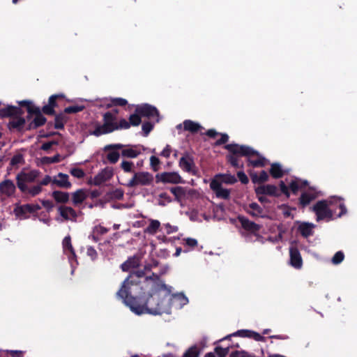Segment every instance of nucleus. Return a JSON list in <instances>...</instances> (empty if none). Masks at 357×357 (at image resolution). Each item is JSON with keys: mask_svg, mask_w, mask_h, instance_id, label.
<instances>
[{"mask_svg": "<svg viewBox=\"0 0 357 357\" xmlns=\"http://www.w3.org/2000/svg\"><path fill=\"white\" fill-rule=\"evenodd\" d=\"M280 190L281 192L287 197H289L290 196V193H289V188L288 187L285 185V183H284V181H280Z\"/></svg>", "mask_w": 357, "mask_h": 357, "instance_id": "62", "label": "nucleus"}, {"mask_svg": "<svg viewBox=\"0 0 357 357\" xmlns=\"http://www.w3.org/2000/svg\"><path fill=\"white\" fill-rule=\"evenodd\" d=\"M215 193L218 197L225 199H229L230 195V191L227 189L223 188L222 187Z\"/></svg>", "mask_w": 357, "mask_h": 357, "instance_id": "54", "label": "nucleus"}, {"mask_svg": "<svg viewBox=\"0 0 357 357\" xmlns=\"http://www.w3.org/2000/svg\"><path fill=\"white\" fill-rule=\"evenodd\" d=\"M135 112L141 115L142 117H146L149 119H155L159 121V111L158 109L149 104H142L137 105L135 108Z\"/></svg>", "mask_w": 357, "mask_h": 357, "instance_id": "9", "label": "nucleus"}, {"mask_svg": "<svg viewBox=\"0 0 357 357\" xmlns=\"http://www.w3.org/2000/svg\"><path fill=\"white\" fill-rule=\"evenodd\" d=\"M52 196L57 203L66 204L69 201V193L67 192L54 190Z\"/></svg>", "mask_w": 357, "mask_h": 357, "instance_id": "35", "label": "nucleus"}, {"mask_svg": "<svg viewBox=\"0 0 357 357\" xmlns=\"http://www.w3.org/2000/svg\"><path fill=\"white\" fill-rule=\"evenodd\" d=\"M153 123L150 121H146L142 124V129L144 133V136L146 137L153 129Z\"/></svg>", "mask_w": 357, "mask_h": 357, "instance_id": "51", "label": "nucleus"}, {"mask_svg": "<svg viewBox=\"0 0 357 357\" xmlns=\"http://www.w3.org/2000/svg\"><path fill=\"white\" fill-rule=\"evenodd\" d=\"M269 172L271 176L274 178H280L284 174V172L282 169L281 165L278 162L271 164Z\"/></svg>", "mask_w": 357, "mask_h": 357, "instance_id": "33", "label": "nucleus"}, {"mask_svg": "<svg viewBox=\"0 0 357 357\" xmlns=\"http://www.w3.org/2000/svg\"><path fill=\"white\" fill-rule=\"evenodd\" d=\"M61 160V156L57 153L53 157L45 156L41 158V162L45 165H50L52 163H58Z\"/></svg>", "mask_w": 357, "mask_h": 357, "instance_id": "40", "label": "nucleus"}, {"mask_svg": "<svg viewBox=\"0 0 357 357\" xmlns=\"http://www.w3.org/2000/svg\"><path fill=\"white\" fill-rule=\"evenodd\" d=\"M235 336H238V337H249V338H252V339H253L256 341H259V342H264L266 340V337H264L263 335H261V334H259L257 332H255L253 331L245 330V329L239 330L229 335H227L225 337V339H229L231 337H235Z\"/></svg>", "mask_w": 357, "mask_h": 357, "instance_id": "15", "label": "nucleus"}, {"mask_svg": "<svg viewBox=\"0 0 357 357\" xmlns=\"http://www.w3.org/2000/svg\"><path fill=\"white\" fill-rule=\"evenodd\" d=\"M139 265V259L136 256L129 257L121 266L123 271H128L130 268H136Z\"/></svg>", "mask_w": 357, "mask_h": 357, "instance_id": "30", "label": "nucleus"}, {"mask_svg": "<svg viewBox=\"0 0 357 357\" xmlns=\"http://www.w3.org/2000/svg\"><path fill=\"white\" fill-rule=\"evenodd\" d=\"M121 150H122L121 155L125 158H135L139 154V151H137V150H135L133 149H131V148H129V149H123V148Z\"/></svg>", "mask_w": 357, "mask_h": 357, "instance_id": "39", "label": "nucleus"}, {"mask_svg": "<svg viewBox=\"0 0 357 357\" xmlns=\"http://www.w3.org/2000/svg\"><path fill=\"white\" fill-rule=\"evenodd\" d=\"M160 161L158 158L156 156L152 155L150 158V165L151 166L152 169L154 172H157L159 169V165Z\"/></svg>", "mask_w": 357, "mask_h": 357, "instance_id": "56", "label": "nucleus"}, {"mask_svg": "<svg viewBox=\"0 0 357 357\" xmlns=\"http://www.w3.org/2000/svg\"><path fill=\"white\" fill-rule=\"evenodd\" d=\"M229 357H256L253 354H249L245 351H232Z\"/></svg>", "mask_w": 357, "mask_h": 357, "instance_id": "50", "label": "nucleus"}, {"mask_svg": "<svg viewBox=\"0 0 357 357\" xmlns=\"http://www.w3.org/2000/svg\"><path fill=\"white\" fill-rule=\"evenodd\" d=\"M141 118V115L135 112V114H131L129 117V123H130V126H137L142 122Z\"/></svg>", "mask_w": 357, "mask_h": 357, "instance_id": "47", "label": "nucleus"}, {"mask_svg": "<svg viewBox=\"0 0 357 357\" xmlns=\"http://www.w3.org/2000/svg\"><path fill=\"white\" fill-rule=\"evenodd\" d=\"M39 170L32 169L29 172L21 171L16 176L17 186L20 191L26 190V183H34L40 175Z\"/></svg>", "mask_w": 357, "mask_h": 357, "instance_id": "6", "label": "nucleus"}, {"mask_svg": "<svg viewBox=\"0 0 357 357\" xmlns=\"http://www.w3.org/2000/svg\"><path fill=\"white\" fill-rule=\"evenodd\" d=\"M257 195H269L278 197L280 193L278 192V188L274 185H262L255 189Z\"/></svg>", "mask_w": 357, "mask_h": 357, "instance_id": "18", "label": "nucleus"}, {"mask_svg": "<svg viewBox=\"0 0 357 357\" xmlns=\"http://www.w3.org/2000/svg\"><path fill=\"white\" fill-rule=\"evenodd\" d=\"M84 105H71L64 109V113L66 114H75L82 112L84 109Z\"/></svg>", "mask_w": 357, "mask_h": 357, "instance_id": "45", "label": "nucleus"}, {"mask_svg": "<svg viewBox=\"0 0 357 357\" xmlns=\"http://www.w3.org/2000/svg\"><path fill=\"white\" fill-rule=\"evenodd\" d=\"M224 148L229 152L227 155V162L235 168H243V165L239 164L238 156L250 157L252 154L257 153V151L247 145H240L232 143L225 145Z\"/></svg>", "mask_w": 357, "mask_h": 357, "instance_id": "4", "label": "nucleus"}, {"mask_svg": "<svg viewBox=\"0 0 357 357\" xmlns=\"http://www.w3.org/2000/svg\"><path fill=\"white\" fill-rule=\"evenodd\" d=\"M26 124V119L22 116H16L10 120L7 127L10 130H17L18 132H22L24 127Z\"/></svg>", "mask_w": 357, "mask_h": 357, "instance_id": "20", "label": "nucleus"}, {"mask_svg": "<svg viewBox=\"0 0 357 357\" xmlns=\"http://www.w3.org/2000/svg\"><path fill=\"white\" fill-rule=\"evenodd\" d=\"M204 134L211 138H215L216 136L220 135V138L214 143L215 146H220L226 144L229 138L227 133H219L215 129H209Z\"/></svg>", "mask_w": 357, "mask_h": 357, "instance_id": "23", "label": "nucleus"}, {"mask_svg": "<svg viewBox=\"0 0 357 357\" xmlns=\"http://www.w3.org/2000/svg\"><path fill=\"white\" fill-rule=\"evenodd\" d=\"M169 296V294L162 296L160 291H155L151 294L148 292L137 305L132 304L130 306V310L137 315L142 314H162L167 312L165 297Z\"/></svg>", "mask_w": 357, "mask_h": 357, "instance_id": "2", "label": "nucleus"}, {"mask_svg": "<svg viewBox=\"0 0 357 357\" xmlns=\"http://www.w3.org/2000/svg\"><path fill=\"white\" fill-rule=\"evenodd\" d=\"M194 165L193 160L188 155L183 156L180 158L179 166L183 170L190 172Z\"/></svg>", "mask_w": 357, "mask_h": 357, "instance_id": "34", "label": "nucleus"}, {"mask_svg": "<svg viewBox=\"0 0 357 357\" xmlns=\"http://www.w3.org/2000/svg\"><path fill=\"white\" fill-rule=\"evenodd\" d=\"M63 94H54L50 96L48 103L42 107L43 113L45 115L53 116L55 114V108L58 107L57 100H62Z\"/></svg>", "mask_w": 357, "mask_h": 357, "instance_id": "12", "label": "nucleus"}, {"mask_svg": "<svg viewBox=\"0 0 357 357\" xmlns=\"http://www.w3.org/2000/svg\"><path fill=\"white\" fill-rule=\"evenodd\" d=\"M16 187L13 181L6 179L0 183V192L7 197L13 196L15 192Z\"/></svg>", "mask_w": 357, "mask_h": 357, "instance_id": "22", "label": "nucleus"}, {"mask_svg": "<svg viewBox=\"0 0 357 357\" xmlns=\"http://www.w3.org/2000/svg\"><path fill=\"white\" fill-rule=\"evenodd\" d=\"M315 225L313 223L303 222L298 227V231L304 238H307L313 234V229Z\"/></svg>", "mask_w": 357, "mask_h": 357, "instance_id": "25", "label": "nucleus"}, {"mask_svg": "<svg viewBox=\"0 0 357 357\" xmlns=\"http://www.w3.org/2000/svg\"><path fill=\"white\" fill-rule=\"evenodd\" d=\"M267 160L257 151V153L252 154L248 157V166L252 167H264L267 164Z\"/></svg>", "mask_w": 357, "mask_h": 357, "instance_id": "21", "label": "nucleus"}, {"mask_svg": "<svg viewBox=\"0 0 357 357\" xmlns=\"http://www.w3.org/2000/svg\"><path fill=\"white\" fill-rule=\"evenodd\" d=\"M126 145L122 144H111L106 145L103 150L108 151L106 155V158L110 164H116L120 158V153L119 150L124 148Z\"/></svg>", "mask_w": 357, "mask_h": 357, "instance_id": "10", "label": "nucleus"}, {"mask_svg": "<svg viewBox=\"0 0 357 357\" xmlns=\"http://www.w3.org/2000/svg\"><path fill=\"white\" fill-rule=\"evenodd\" d=\"M215 352L218 357H226L229 352V347L222 348L221 347H216L215 348Z\"/></svg>", "mask_w": 357, "mask_h": 357, "instance_id": "53", "label": "nucleus"}, {"mask_svg": "<svg viewBox=\"0 0 357 357\" xmlns=\"http://www.w3.org/2000/svg\"><path fill=\"white\" fill-rule=\"evenodd\" d=\"M87 197L84 189H79L72 194V200L75 206L82 204Z\"/></svg>", "mask_w": 357, "mask_h": 357, "instance_id": "32", "label": "nucleus"}, {"mask_svg": "<svg viewBox=\"0 0 357 357\" xmlns=\"http://www.w3.org/2000/svg\"><path fill=\"white\" fill-rule=\"evenodd\" d=\"M199 351L196 346L189 348L183 354V357H199Z\"/></svg>", "mask_w": 357, "mask_h": 357, "instance_id": "48", "label": "nucleus"}, {"mask_svg": "<svg viewBox=\"0 0 357 357\" xmlns=\"http://www.w3.org/2000/svg\"><path fill=\"white\" fill-rule=\"evenodd\" d=\"M24 113V110L21 108V106L17 107L8 105L6 107L0 109V118L13 119L16 117V116H22Z\"/></svg>", "mask_w": 357, "mask_h": 357, "instance_id": "14", "label": "nucleus"}, {"mask_svg": "<svg viewBox=\"0 0 357 357\" xmlns=\"http://www.w3.org/2000/svg\"><path fill=\"white\" fill-rule=\"evenodd\" d=\"M56 178V177L52 180V184L56 185L58 187L65 189H69L71 188L72 184L68 181V175L63 174V173H59L57 175Z\"/></svg>", "mask_w": 357, "mask_h": 357, "instance_id": "24", "label": "nucleus"}, {"mask_svg": "<svg viewBox=\"0 0 357 357\" xmlns=\"http://www.w3.org/2000/svg\"><path fill=\"white\" fill-rule=\"evenodd\" d=\"M19 106L25 107L28 112L26 119L29 120L34 115L33 119V124L37 128L41 127L47 122V119L43 116L42 108L36 106L32 101L29 100H24L18 102Z\"/></svg>", "mask_w": 357, "mask_h": 357, "instance_id": "5", "label": "nucleus"}, {"mask_svg": "<svg viewBox=\"0 0 357 357\" xmlns=\"http://www.w3.org/2000/svg\"><path fill=\"white\" fill-rule=\"evenodd\" d=\"M63 252L68 255L69 259H72L76 257L75 250L71 243V238L70 236H66L62 242Z\"/></svg>", "mask_w": 357, "mask_h": 357, "instance_id": "26", "label": "nucleus"}, {"mask_svg": "<svg viewBox=\"0 0 357 357\" xmlns=\"http://www.w3.org/2000/svg\"><path fill=\"white\" fill-rule=\"evenodd\" d=\"M113 175V169L112 167H106L94 176L93 180L91 183L94 185H100L110 180Z\"/></svg>", "mask_w": 357, "mask_h": 357, "instance_id": "16", "label": "nucleus"}, {"mask_svg": "<svg viewBox=\"0 0 357 357\" xmlns=\"http://www.w3.org/2000/svg\"><path fill=\"white\" fill-rule=\"evenodd\" d=\"M289 264L295 268L299 269L303 266V259L296 243H291L289 247Z\"/></svg>", "mask_w": 357, "mask_h": 357, "instance_id": "13", "label": "nucleus"}, {"mask_svg": "<svg viewBox=\"0 0 357 357\" xmlns=\"http://www.w3.org/2000/svg\"><path fill=\"white\" fill-rule=\"evenodd\" d=\"M156 282L159 276L152 273L149 277H144V271H132L123 281L119 290L116 293L118 298L130 308V306L137 305L139 300L146 294L149 281Z\"/></svg>", "mask_w": 357, "mask_h": 357, "instance_id": "1", "label": "nucleus"}, {"mask_svg": "<svg viewBox=\"0 0 357 357\" xmlns=\"http://www.w3.org/2000/svg\"><path fill=\"white\" fill-rule=\"evenodd\" d=\"M70 173L72 176L77 178H82L85 176V173L83 169L77 167L71 169Z\"/></svg>", "mask_w": 357, "mask_h": 357, "instance_id": "55", "label": "nucleus"}, {"mask_svg": "<svg viewBox=\"0 0 357 357\" xmlns=\"http://www.w3.org/2000/svg\"><path fill=\"white\" fill-rule=\"evenodd\" d=\"M60 215L66 220L75 219L77 216L76 211L70 206H60L59 207Z\"/></svg>", "mask_w": 357, "mask_h": 357, "instance_id": "27", "label": "nucleus"}, {"mask_svg": "<svg viewBox=\"0 0 357 357\" xmlns=\"http://www.w3.org/2000/svg\"><path fill=\"white\" fill-rule=\"evenodd\" d=\"M249 207L253 211H250L248 213L253 217H257L263 212V208L257 203L252 202L250 204Z\"/></svg>", "mask_w": 357, "mask_h": 357, "instance_id": "44", "label": "nucleus"}, {"mask_svg": "<svg viewBox=\"0 0 357 357\" xmlns=\"http://www.w3.org/2000/svg\"><path fill=\"white\" fill-rule=\"evenodd\" d=\"M156 183H174L178 184L182 183V178L181 176L175 172H162L158 174L155 176Z\"/></svg>", "mask_w": 357, "mask_h": 357, "instance_id": "11", "label": "nucleus"}, {"mask_svg": "<svg viewBox=\"0 0 357 357\" xmlns=\"http://www.w3.org/2000/svg\"><path fill=\"white\" fill-rule=\"evenodd\" d=\"M43 190V188L38 183L36 185H33L29 187L27 185H26V190L24 191H21L23 194L28 195L31 197H36L39 195Z\"/></svg>", "mask_w": 357, "mask_h": 357, "instance_id": "37", "label": "nucleus"}, {"mask_svg": "<svg viewBox=\"0 0 357 357\" xmlns=\"http://www.w3.org/2000/svg\"><path fill=\"white\" fill-rule=\"evenodd\" d=\"M170 192L174 195L175 199L177 201H179L185 195V190L181 186L172 187L170 188Z\"/></svg>", "mask_w": 357, "mask_h": 357, "instance_id": "42", "label": "nucleus"}, {"mask_svg": "<svg viewBox=\"0 0 357 357\" xmlns=\"http://www.w3.org/2000/svg\"><path fill=\"white\" fill-rule=\"evenodd\" d=\"M315 198L316 195L314 194L303 192L299 198V204L302 207H305Z\"/></svg>", "mask_w": 357, "mask_h": 357, "instance_id": "38", "label": "nucleus"}, {"mask_svg": "<svg viewBox=\"0 0 357 357\" xmlns=\"http://www.w3.org/2000/svg\"><path fill=\"white\" fill-rule=\"evenodd\" d=\"M41 207L38 204H26L18 206L15 208V213L17 216L27 217V214H31L40 210Z\"/></svg>", "mask_w": 357, "mask_h": 357, "instance_id": "17", "label": "nucleus"}, {"mask_svg": "<svg viewBox=\"0 0 357 357\" xmlns=\"http://www.w3.org/2000/svg\"><path fill=\"white\" fill-rule=\"evenodd\" d=\"M54 116V128L58 130L64 129L65 123L68 121V117L64 113V111L59 114H56Z\"/></svg>", "mask_w": 357, "mask_h": 357, "instance_id": "29", "label": "nucleus"}, {"mask_svg": "<svg viewBox=\"0 0 357 357\" xmlns=\"http://www.w3.org/2000/svg\"><path fill=\"white\" fill-rule=\"evenodd\" d=\"M250 176L254 183H263L268 180V175L264 170H262L259 176L256 173H250Z\"/></svg>", "mask_w": 357, "mask_h": 357, "instance_id": "36", "label": "nucleus"}, {"mask_svg": "<svg viewBox=\"0 0 357 357\" xmlns=\"http://www.w3.org/2000/svg\"><path fill=\"white\" fill-rule=\"evenodd\" d=\"M123 195L124 192L121 188H116L108 193V195L111 199H114L117 200H121L123 197Z\"/></svg>", "mask_w": 357, "mask_h": 357, "instance_id": "46", "label": "nucleus"}, {"mask_svg": "<svg viewBox=\"0 0 357 357\" xmlns=\"http://www.w3.org/2000/svg\"><path fill=\"white\" fill-rule=\"evenodd\" d=\"M102 117L103 124L97 123L95 130L91 132L96 137L109 134L120 129H128L130 127V123L125 119H121L118 123L117 117L113 112H107Z\"/></svg>", "mask_w": 357, "mask_h": 357, "instance_id": "3", "label": "nucleus"}, {"mask_svg": "<svg viewBox=\"0 0 357 357\" xmlns=\"http://www.w3.org/2000/svg\"><path fill=\"white\" fill-rule=\"evenodd\" d=\"M183 125L184 130L189 131L191 133H197L203 128L199 123L189 119L185 120Z\"/></svg>", "mask_w": 357, "mask_h": 357, "instance_id": "31", "label": "nucleus"}, {"mask_svg": "<svg viewBox=\"0 0 357 357\" xmlns=\"http://www.w3.org/2000/svg\"><path fill=\"white\" fill-rule=\"evenodd\" d=\"M313 211L317 215V221L327 219L331 220L333 219V213L328 206V203L326 200L318 201L313 206Z\"/></svg>", "mask_w": 357, "mask_h": 357, "instance_id": "8", "label": "nucleus"}, {"mask_svg": "<svg viewBox=\"0 0 357 357\" xmlns=\"http://www.w3.org/2000/svg\"><path fill=\"white\" fill-rule=\"evenodd\" d=\"M237 176H238V179L240 180V181L243 184H247L249 182V179L248 178V176L243 172H241V171L238 172Z\"/></svg>", "mask_w": 357, "mask_h": 357, "instance_id": "63", "label": "nucleus"}, {"mask_svg": "<svg viewBox=\"0 0 357 357\" xmlns=\"http://www.w3.org/2000/svg\"><path fill=\"white\" fill-rule=\"evenodd\" d=\"M112 102L114 105L126 106L128 104V101L122 98H116L112 100Z\"/></svg>", "mask_w": 357, "mask_h": 357, "instance_id": "60", "label": "nucleus"}, {"mask_svg": "<svg viewBox=\"0 0 357 357\" xmlns=\"http://www.w3.org/2000/svg\"><path fill=\"white\" fill-rule=\"evenodd\" d=\"M222 181L225 183L233 184L237 181V179L234 176L225 175Z\"/></svg>", "mask_w": 357, "mask_h": 357, "instance_id": "64", "label": "nucleus"}, {"mask_svg": "<svg viewBox=\"0 0 357 357\" xmlns=\"http://www.w3.org/2000/svg\"><path fill=\"white\" fill-rule=\"evenodd\" d=\"M184 245L190 247V248H194L197 246L198 242L195 238H186L183 239Z\"/></svg>", "mask_w": 357, "mask_h": 357, "instance_id": "57", "label": "nucleus"}, {"mask_svg": "<svg viewBox=\"0 0 357 357\" xmlns=\"http://www.w3.org/2000/svg\"><path fill=\"white\" fill-rule=\"evenodd\" d=\"M153 181L151 174L146 172H134L132 178L128 181L126 185L133 188L137 185H149Z\"/></svg>", "mask_w": 357, "mask_h": 357, "instance_id": "7", "label": "nucleus"}, {"mask_svg": "<svg viewBox=\"0 0 357 357\" xmlns=\"http://www.w3.org/2000/svg\"><path fill=\"white\" fill-rule=\"evenodd\" d=\"M120 167L126 173L135 172V165L134 163L131 161L123 160L120 165Z\"/></svg>", "mask_w": 357, "mask_h": 357, "instance_id": "43", "label": "nucleus"}, {"mask_svg": "<svg viewBox=\"0 0 357 357\" xmlns=\"http://www.w3.org/2000/svg\"><path fill=\"white\" fill-rule=\"evenodd\" d=\"M93 231H94V233H96L98 235L102 236V235H104L106 233H107L109 230H108V229L99 225V226L95 227Z\"/></svg>", "mask_w": 357, "mask_h": 357, "instance_id": "61", "label": "nucleus"}, {"mask_svg": "<svg viewBox=\"0 0 357 357\" xmlns=\"http://www.w3.org/2000/svg\"><path fill=\"white\" fill-rule=\"evenodd\" d=\"M160 226V223L158 220H151L149 225L146 229V231L149 234H154L158 231Z\"/></svg>", "mask_w": 357, "mask_h": 357, "instance_id": "41", "label": "nucleus"}, {"mask_svg": "<svg viewBox=\"0 0 357 357\" xmlns=\"http://www.w3.org/2000/svg\"><path fill=\"white\" fill-rule=\"evenodd\" d=\"M308 185V181L305 180L295 178L289 183V189L293 194L296 195L299 190L303 189Z\"/></svg>", "mask_w": 357, "mask_h": 357, "instance_id": "28", "label": "nucleus"}, {"mask_svg": "<svg viewBox=\"0 0 357 357\" xmlns=\"http://www.w3.org/2000/svg\"><path fill=\"white\" fill-rule=\"evenodd\" d=\"M86 254L92 260H95L98 257V253L95 248L92 246L87 247Z\"/></svg>", "mask_w": 357, "mask_h": 357, "instance_id": "59", "label": "nucleus"}, {"mask_svg": "<svg viewBox=\"0 0 357 357\" xmlns=\"http://www.w3.org/2000/svg\"><path fill=\"white\" fill-rule=\"evenodd\" d=\"M24 162V157L22 154H16L10 160V165L11 166H15L18 164H22Z\"/></svg>", "mask_w": 357, "mask_h": 357, "instance_id": "52", "label": "nucleus"}, {"mask_svg": "<svg viewBox=\"0 0 357 357\" xmlns=\"http://www.w3.org/2000/svg\"><path fill=\"white\" fill-rule=\"evenodd\" d=\"M210 188L215 192L222 188V184L219 181L213 179L210 183Z\"/></svg>", "mask_w": 357, "mask_h": 357, "instance_id": "58", "label": "nucleus"}, {"mask_svg": "<svg viewBox=\"0 0 357 357\" xmlns=\"http://www.w3.org/2000/svg\"><path fill=\"white\" fill-rule=\"evenodd\" d=\"M344 259V254L342 251L337 252L333 257L331 261L333 264H340Z\"/></svg>", "mask_w": 357, "mask_h": 357, "instance_id": "49", "label": "nucleus"}, {"mask_svg": "<svg viewBox=\"0 0 357 357\" xmlns=\"http://www.w3.org/2000/svg\"><path fill=\"white\" fill-rule=\"evenodd\" d=\"M238 220L241 224V227L250 233H255L260 230L261 226L255 222L250 221L248 218L243 215H238Z\"/></svg>", "mask_w": 357, "mask_h": 357, "instance_id": "19", "label": "nucleus"}]
</instances>
